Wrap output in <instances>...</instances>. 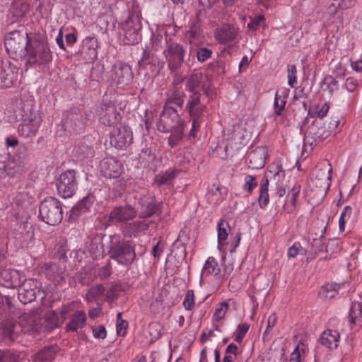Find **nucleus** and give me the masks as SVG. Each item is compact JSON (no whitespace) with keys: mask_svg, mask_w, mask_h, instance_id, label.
<instances>
[{"mask_svg":"<svg viewBox=\"0 0 362 362\" xmlns=\"http://www.w3.org/2000/svg\"><path fill=\"white\" fill-rule=\"evenodd\" d=\"M183 305L187 310H191L194 305V295L193 290H188L184 301Z\"/></svg>","mask_w":362,"mask_h":362,"instance_id":"4d7b16f0","label":"nucleus"},{"mask_svg":"<svg viewBox=\"0 0 362 362\" xmlns=\"http://www.w3.org/2000/svg\"><path fill=\"white\" fill-rule=\"evenodd\" d=\"M168 44L167 36H163L160 33H153L151 36V47L155 51H164Z\"/></svg>","mask_w":362,"mask_h":362,"instance_id":"e433bc0d","label":"nucleus"},{"mask_svg":"<svg viewBox=\"0 0 362 362\" xmlns=\"http://www.w3.org/2000/svg\"><path fill=\"white\" fill-rule=\"evenodd\" d=\"M255 157L257 158H268L269 155L267 151V148L265 146H259L252 151Z\"/></svg>","mask_w":362,"mask_h":362,"instance_id":"052dcab7","label":"nucleus"},{"mask_svg":"<svg viewBox=\"0 0 362 362\" xmlns=\"http://www.w3.org/2000/svg\"><path fill=\"white\" fill-rule=\"evenodd\" d=\"M229 309V305L226 302H223L219 304V306L216 308L214 313V320L215 321H220L223 320Z\"/></svg>","mask_w":362,"mask_h":362,"instance_id":"3c124183","label":"nucleus"},{"mask_svg":"<svg viewBox=\"0 0 362 362\" xmlns=\"http://www.w3.org/2000/svg\"><path fill=\"white\" fill-rule=\"evenodd\" d=\"M71 156L81 158H91L94 156V150L90 146L83 143L74 148Z\"/></svg>","mask_w":362,"mask_h":362,"instance_id":"f704fd0d","label":"nucleus"},{"mask_svg":"<svg viewBox=\"0 0 362 362\" xmlns=\"http://www.w3.org/2000/svg\"><path fill=\"white\" fill-rule=\"evenodd\" d=\"M300 344H298L296 349L291 354L290 362H300Z\"/></svg>","mask_w":362,"mask_h":362,"instance_id":"774afa93","label":"nucleus"},{"mask_svg":"<svg viewBox=\"0 0 362 362\" xmlns=\"http://www.w3.org/2000/svg\"><path fill=\"white\" fill-rule=\"evenodd\" d=\"M306 251L303 249L300 243H295L288 250V257L295 258L297 255H304Z\"/></svg>","mask_w":362,"mask_h":362,"instance_id":"864d4df0","label":"nucleus"},{"mask_svg":"<svg viewBox=\"0 0 362 362\" xmlns=\"http://www.w3.org/2000/svg\"><path fill=\"white\" fill-rule=\"evenodd\" d=\"M112 274L110 263L100 268L99 271V276L101 279H107Z\"/></svg>","mask_w":362,"mask_h":362,"instance_id":"0e129e2a","label":"nucleus"},{"mask_svg":"<svg viewBox=\"0 0 362 362\" xmlns=\"http://www.w3.org/2000/svg\"><path fill=\"white\" fill-rule=\"evenodd\" d=\"M22 123L18 126V134L25 138L35 135L41 123V116L38 111L34 110L29 105L23 107Z\"/></svg>","mask_w":362,"mask_h":362,"instance_id":"423d86ee","label":"nucleus"},{"mask_svg":"<svg viewBox=\"0 0 362 362\" xmlns=\"http://www.w3.org/2000/svg\"><path fill=\"white\" fill-rule=\"evenodd\" d=\"M287 95L288 94L286 91L283 92L282 94L280 93L279 90L276 91L274 104L276 115H281L284 111L286 103V98Z\"/></svg>","mask_w":362,"mask_h":362,"instance_id":"58836bf2","label":"nucleus"},{"mask_svg":"<svg viewBox=\"0 0 362 362\" xmlns=\"http://www.w3.org/2000/svg\"><path fill=\"white\" fill-rule=\"evenodd\" d=\"M93 114L90 111H82L78 108H73L66 112L62 120L64 130L73 133H81L90 121Z\"/></svg>","mask_w":362,"mask_h":362,"instance_id":"39448f33","label":"nucleus"},{"mask_svg":"<svg viewBox=\"0 0 362 362\" xmlns=\"http://www.w3.org/2000/svg\"><path fill=\"white\" fill-rule=\"evenodd\" d=\"M202 274L203 276L214 274L216 279H221V269L218 266V262L216 261L215 258L213 257H209L202 269Z\"/></svg>","mask_w":362,"mask_h":362,"instance_id":"473e14b6","label":"nucleus"},{"mask_svg":"<svg viewBox=\"0 0 362 362\" xmlns=\"http://www.w3.org/2000/svg\"><path fill=\"white\" fill-rule=\"evenodd\" d=\"M100 171L108 178H117L122 172V165L119 160H102L100 162Z\"/></svg>","mask_w":362,"mask_h":362,"instance_id":"4be33fe9","label":"nucleus"},{"mask_svg":"<svg viewBox=\"0 0 362 362\" xmlns=\"http://www.w3.org/2000/svg\"><path fill=\"white\" fill-rule=\"evenodd\" d=\"M263 20L264 17L262 16L255 18L247 24V28L250 30H256Z\"/></svg>","mask_w":362,"mask_h":362,"instance_id":"69168bd1","label":"nucleus"},{"mask_svg":"<svg viewBox=\"0 0 362 362\" xmlns=\"http://www.w3.org/2000/svg\"><path fill=\"white\" fill-rule=\"evenodd\" d=\"M4 168L6 174L11 177H14L21 170V166L16 160H8Z\"/></svg>","mask_w":362,"mask_h":362,"instance_id":"49530a36","label":"nucleus"},{"mask_svg":"<svg viewBox=\"0 0 362 362\" xmlns=\"http://www.w3.org/2000/svg\"><path fill=\"white\" fill-rule=\"evenodd\" d=\"M94 202L95 197L93 195L84 197L71 209L70 218L75 219L81 214L88 211Z\"/></svg>","mask_w":362,"mask_h":362,"instance_id":"bb28decb","label":"nucleus"},{"mask_svg":"<svg viewBox=\"0 0 362 362\" xmlns=\"http://www.w3.org/2000/svg\"><path fill=\"white\" fill-rule=\"evenodd\" d=\"M132 132L128 126L117 127L110 133V144L117 148H126L132 143Z\"/></svg>","mask_w":362,"mask_h":362,"instance_id":"2eb2a0df","label":"nucleus"},{"mask_svg":"<svg viewBox=\"0 0 362 362\" xmlns=\"http://www.w3.org/2000/svg\"><path fill=\"white\" fill-rule=\"evenodd\" d=\"M105 289L103 284H97L95 286L90 288L86 293V300L89 302L96 300L101 297Z\"/></svg>","mask_w":362,"mask_h":362,"instance_id":"ea45409f","label":"nucleus"},{"mask_svg":"<svg viewBox=\"0 0 362 362\" xmlns=\"http://www.w3.org/2000/svg\"><path fill=\"white\" fill-rule=\"evenodd\" d=\"M340 250L338 240H329L327 244L325 252L331 257L333 255L338 253Z\"/></svg>","mask_w":362,"mask_h":362,"instance_id":"5fc2aeb1","label":"nucleus"},{"mask_svg":"<svg viewBox=\"0 0 362 362\" xmlns=\"http://www.w3.org/2000/svg\"><path fill=\"white\" fill-rule=\"evenodd\" d=\"M39 213L41 219L51 226L59 224L63 218L61 203L54 197H48L41 202Z\"/></svg>","mask_w":362,"mask_h":362,"instance_id":"0eeeda50","label":"nucleus"},{"mask_svg":"<svg viewBox=\"0 0 362 362\" xmlns=\"http://www.w3.org/2000/svg\"><path fill=\"white\" fill-rule=\"evenodd\" d=\"M207 69L214 74H222L225 72V63L221 60L212 62L208 64Z\"/></svg>","mask_w":362,"mask_h":362,"instance_id":"09e8293b","label":"nucleus"},{"mask_svg":"<svg viewBox=\"0 0 362 362\" xmlns=\"http://www.w3.org/2000/svg\"><path fill=\"white\" fill-rule=\"evenodd\" d=\"M238 35V28L230 24H226L216 30L215 37L221 44H226L235 40Z\"/></svg>","mask_w":362,"mask_h":362,"instance_id":"b1692460","label":"nucleus"},{"mask_svg":"<svg viewBox=\"0 0 362 362\" xmlns=\"http://www.w3.org/2000/svg\"><path fill=\"white\" fill-rule=\"evenodd\" d=\"M196 54L198 61L204 62L211 57L212 51L206 47H199L197 49Z\"/></svg>","mask_w":362,"mask_h":362,"instance_id":"13d9d810","label":"nucleus"},{"mask_svg":"<svg viewBox=\"0 0 362 362\" xmlns=\"http://www.w3.org/2000/svg\"><path fill=\"white\" fill-rule=\"evenodd\" d=\"M358 86V81L354 77H349L346 78L344 87L349 92H353Z\"/></svg>","mask_w":362,"mask_h":362,"instance_id":"e2e57ef3","label":"nucleus"},{"mask_svg":"<svg viewBox=\"0 0 362 362\" xmlns=\"http://www.w3.org/2000/svg\"><path fill=\"white\" fill-rule=\"evenodd\" d=\"M26 57V66L45 65L52 60V54L47 40L40 35H33Z\"/></svg>","mask_w":362,"mask_h":362,"instance_id":"f03ea898","label":"nucleus"},{"mask_svg":"<svg viewBox=\"0 0 362 362\" xmlns=\"http://www.w3.org/2000/svg\"><path fill=\"white\" fill-rule=\"evenodd\" d=\"M204 75L201 72H194L187 81V89L189 92L199 91L200 86L204 93H207L208 86L203 82Z\"/></svg>","mask_w":362,"mask_h":362,"instance_id":"cd10ccee","label":"nucleus"},{"mask_svg":"<svg viewBox=\"0 0 362 362\" xmlns=\"http://www.w3.org/2000/svg\"><path fill=\"white\" fill-rule=\"evenodd\" d=\"M185 94L183 90L175 89L170 94H169L163 107L176 108V107L182 109L184 104V98Z\"/></svg>","mask_w":362,"mask_h":362,"instance_id":"c85d7f7f","label":"nucleus"},{"mask_svg":"<svg viewBox=\"0 0 362 362\" xmlns=\"http://www.w3.org/2000/svg\"><path fill=\"white\" fill-rule=\"evenodd\" d=\"M186 105V110L190 117H200L206 106L202 103L199 91L190 92Z\"/></svg>","mask_w":362,"mask_h":362,"instance_id":"412c9836","label":"nucleus"},{"mask_svg":"<svg viewBox=\"0 0 362 362\" xmlns=\"http://www.w3.org/2000/svg\"><path fill=\"white\" fill-rule=\"evenodd\" d=\"M100 121L107 126L117 124L120 119V115L117 112L116 107L111 101H103L98 111Z\"/></svg>","mask_w":362,"mask_h":362,"instance_id":"f3484780","label":"nucleus"},{"mask_svg":"<svg viewBox=\"0 0 362 362\" xmlns=\"http://www.w3.org/2000/svg\"><path fill=\"white\" fill-rule=\"evenodd\" d=\"M354 4V0H334L327 8L324 18H327L329 23L343 24V10L351 7Z\"/></svg>","mask_w":362,"mask_h":362,"instance_id":"f8f14e48","label":"nucleus"},{"mask_svg":"<svg viewBox=\"0 0 362 362\" xmlns=\"http://www.w3.org/2000/svg\"><path fill=\"white\" fill-rule=\"evenodd\" d=\"M332 168H329L328 173L320 170L317 172L312 180V189L320 197H325L331 185Z\"/></svg>","mask_w":362,"mask_h":362,"instance_id":"dca6fc26","label":"nucleus"},{"mask_svg":"<svg viewBox=\"0 0 362 362\" xmlns=\"http://www.w3.org/2000/svg\"><path fill=\"white\" fill-rule=\"evenodd\" d=\"M31 37L24 26L19 25L18 30L10 32L5 39L4 45L7 52L13 58L26 57Z\"/></svg>","mask_w":362,"mask_h":362,"instance_id":"7ed1b4c3","label":"nucleus"},{"mask_svg":"<svg viewBox=\"0 0 362 362\" xmlns=\"http://www.w3.org/2000/svg\"><path fill=\"white\" fill-rule=\"evenodd\" d=\"M177 173L178 171L175 169L162 172L156 175L153 182L158 186L168 185L174 180Z\"/></svg>","mask_w":362,"mask_h":362,"instance_id":"c9c22d12","label":"nucleus"},{"mask_svg":"<svg viewBox=\"0 0 362 362\" xmlns=\"http://www.w3.org/2000/svg\"><path fill=\"white\" fill-rule=\"evenodd\" d=\"M108 248L110 257L120 264L129 265L135 259L134 247L129 241L123 240L118 235L110 236Z\"/></svg>","mask_w":362,"mask_h":362,"instance_id":"20e7f679","label":"nucleus"},{"mask_svg":"<svg viewBox=\"0 0 362 362\" xmlns=\"http://www.w3.org/2000/svg\"><path fill=\"white\" fill-rule=\"evenodd\" d=\"M157 129L163 133H170L169 143H175L181 139L184 127L178 110L172 107H163L157 122Z\"/></svg>","mask_w":362,"mask_h":362,"instance_id":"f257e3e1","label":"nucleus"},{"mask_svg":"<svg viewBox=\"0 0 362 362\" xmlns=\"http://www.w3.org/2000/svg\"><path fill=\"white\" fill-rule=\"evenodd\" d=\"M37 288V281L29 279L25 280L18 291V298L24 304L35 300V289Z\"/></svg>","mask_w":362,"mask_h":362,"instance_id":"5701e85b","label":"nucleus"},{"mask_svg":"<svg viewBox=\"0 0 362 362\" xmlns=\"http://www.w3.org/2000/svg\"><path fill=\"white\" fill-rule=\"evenodd\" d=\"M133 76L131 66L125 63L117 62L112 68L111 78L118 86L123 87L129 85Z\"/></svg>","mask_w":362,"mask_h":362,"instance_id":"4468645a","label":"nucleus"},{"mask_svg":"<svg viewBox=\"0 0 362 362\" xmlns=\"http://www.w3.org/2000/svg\"><path fill=\"white\" fill-rule=\"evenodd\" d=\"M136 210L129 204L115 206L110 211L108 221L110 222L124 223L136 216Z\"/></svg>","mask_w":362,"mask_h":362,"instance_id":"a211bd4d","label":"nucleus"},{"mask_svg":"<svg viewBox=\"0 0 362 362\" xmlns=\"http://www.w3.org/2000/svg\"><path fill=\"white\" fill-rule=\"evenodd\" d=\"M18 79V71L9 62L0 60V81L3 87H10Z\"/></svg>","mask_w":362,"mask_h":362,"instance_id":"6ab92c4d","label":"nucleus"},{"mask_svg":"<svg viewBox=\"0 0 362 362\" xmlns=\"http://www.w3.org/2000/svg\"><path fill=\"white\" fill-rule=\"evenodd\" d=\"M269 180L267 179L264 180L261 184L259 187V195L258 198V202L259 206L261 208H264L266 206L269 201Z\"/></svg>","mask_w":362,"mask_h":362,"instance_id":"4c0bfd02","label":"nucleus"},{"mask_svg":"<svg viewBox=\"0 0 362 362\" xmlns=\"http://www.w3.org/2000/svg\"><path fill=\"white\" fill-rule=\"evenodd\" d=\"M339 338L340 335L338 331L328 329L322 334L320 341L322 345L332 349L337 348Z\"/></svg>","mask_w":362,"mask_h":362,"instance_id":"c756f323","label":"nucleus"},{"mask_svg":"<svg viewBox=\"0 0 362 362\" xmlns=\"http://www.w3.org/2000/svg\"><path fill=\"white\" fill-rule=\"evenodd\" d=\"M41 269L45 273L46 277L51 281H59L63 279L64 269L57 264L45 263Z\"/></svg>","mask_w":362,"mask_h":362,"instance_id":"a878e982","label":"nucleus"},{"mask_svg":"<svg viewBox=\"0 0 362 362\" xmlns=\"http://www.w3.org/2000/svg\"><path fill=\"white\" fill-rule=\"evenodd\" d=\"M60 322L55 313L51 314L46 319L43 320V333L49 332L59 327Z\"/></svg>","mask_w":362,"mask_h":362,"instance_id":"a19ab883","label":"nucleus"},{"mask_svg":"<svg viewBox=\"0 0 362 362\" xmlns=\"http://www.w3.org/2000/svg\"><path fill=\"white\" fill-rule=\"evenodd\" d=\"M74 170H67L59 175L57 187L59 194L63 198L71 197L77 187Z\"/></svg>","mask_w":362,"mask_h":362,"instance_id":"9b49d317","label":"nucleus"},{"mask_svg":"<svg viewBox=\"0 0 362 362\" xmlns=\"http://www.w3.org/2000/svg\"><path fill=\"white\" fill-rule=\"evenodd\" d=\"M345 285L344 283H331L322 286L319 291L320 296L324 300L332 299L339 294V291Z\"/></svg>","mask_w":362,"mask_h":362,"instance_id":"7c9ffc66","label":"nucleus"},{"mask_svg":"<svg viewBox=\"0 0 362 362\" xmlns=\"http://www.w3.org/2000/svg\"><path fill=\"white\" fill-rule=\"evenodd\" d=\"M127 228L134 236L148 228V223L145 221H136L129 223Z\"/></svg>","mask_w":362,"mask_h":362,"instance_id":"79ce46f5","label":"nucleus"},{"mask_svg":"<svg viewBox=\"0 0 362 362\" xmlns=\"http://www.w3.org/2000/svg\"><path fill=\"white\" fill-rule=\"evenodd\" d=\"M163 53L170 70L175 71L182 66L185 54V49L182 45L175 42H171L164 49Z\"/></svg>","mask_w":362,"mask_h":362,"instance_id":"9d476101","label":"nucleus"},{"mask_svg":"<svg viewBox=\"0 0 362 362\" xmlns=\"http://www.w3.org/2000/svg\"><path fill=\"white\" fill-rule=\"evenodd\" d=\"M225 226H228V223L224 219H220L217 225L218 248L223 245L221 242L226 240L228 238V233Z\"/></svg>","mask_w":362,"mask_h":362,"instance_id":"37998d69","label":"nucleus"},{"mask_svg":"<svg viewBox=\"0 0 362 362\" xmlns=\"http://www.w3.org/2000/svg\"><path fill=\"white\" fill-rule=\"evenodd\" d=\"M123 42L126 45L138 44L141 40V23L137 14L131 13L122 24Z\"/></svg>","mask_w":362,"mask_h":362,"instance_id":"6e6552de","label":"nucleus"},{"mask_svg":"<svg viewBox=\"0 0 362 362\" xmlns=\"http://www.w3.org/2000/svg\"><path fill=\"white\" fill-rule=\"evenodd\" d=\"M288 84L294 87L295 83H296L297 79V69L296 65H288Z\"/></svg>","mask_w":362,"mask_h":362,"instance_id":"bf43d9fd","label":"nucleus"},{"mask_svg":"<svg viewBox=\"0 0 362 362\" xmlns=\"http://www.w3.org/2000/svg\"><path fill=\"white\" fill-rule=\"evenodd\" d=\"M57 351L56 346H45L43 349L38 351L34 356L35 362H46L52 360Z\"/></svg>","mask_w":362,"mask_h":362,"instance_id":"72a5a7b5","label":"nucleus"},{"mask_svg":"<svg viewBox=\"0 0 362 362\" xmlns=\"http://www.w3.org/2000/svg\"><path fill=\"white\" fill-rule=\"evenodd\" d=\"M159 210V205L154 202H149L142 209L141 214L142 217H151Z\"/></svg>","mask_w":362,"mask_h":362,"instance_id":"8fccbe9b","label":"nucleus"},{"mask_svg":"<svg viewBox=\"0 0 362 362\" xmlns=\"http://www.w3.org/2000/svg\"><path fill=\"white\" fill-rule=\"evenodd\" d=\"M18 358V355L11 350H0V362H17Z\"/></svg>","mask_w":362,"mask_h":362,"instance_id":"603ef678","label":"nucleus"},{"mask_svg":"<svg viewBox=\"0 0 362 362\" xmlns=\"http://www.w3.org/2000/svg\"><path fill=\"white\" fill-rule=\"evenodd\" d=\"M362 315V304L358 302L353 303L349 311V321L356 323Z\"/></svg>","mask_w":362,"mask_h":362,"instance_id":"c03bdc74","label":"nucleus"},{"mask_svg":"<svg viewBox=\"0 0 362 362\" xmlns=\"http://www.w3.org/2000/svg\"><path fill=\"white\" fill-rule=\"evenodd\" d=\"M86 322V314L84 311H76L72 316L71 321L67 325V330L75 332L82 328Z\"/></svg>","mask_w":362,"mask_h":362,"instance_id":"2f4dec72","label":"nucleus"},{"mask_svg":"<svg viewBox=\"0 0 362 362\" xmlns=\"http://www.w3.org/2000/svg\"><path fill=\"white\" fill-rule=\"evenodd\" d=\"M330 134V131L325 127V122L322 119H315L308 126L305 132V141L310 143H317L327 139Z\"/></svg>","mask_w":362,"mask_h":362,"instance_id":"ddd939ff","label":"nucleus"},{"mask_svg":"<svg viewBox=\"0 0 362 362\" xmlns=\"http://www.w3.org/2000/svg\"><path fill=\"white\" fill-rule=\"evenodd\" d=\"M93 334L95 338L103 339L106 337L107 334L105 327L102 325H98L97 327H93Z\"/></svg>","mask_w":362,"mask_h":362,"instance_id":"680f3d73","label":"nucleus"},{"mask_svg":"<svg viewBox=\"0 0 362 362\" xmlns=\"http://www.w3.org/2000/svg\"><path fill=\"white\" fill-rule=\"evenodd\" d=\"M19 319L21 331L31 334L43 333V319L37 311L24 313Z\"/></svg>","mask_w":362,"mask_h":362,"instance_id":"1a4fd4ad","label":"nucleus"},{"mask_svg":"<svg viewBox=\"0 0 362 362\" xmlns=\"http://www.w3.org/2000/svg\"><path fill=\"white\" fill-rule=\"evenodd\" d=\"M233 271V266L232 264H229L225 266V268L223 271V272H221V279H224L226 280L230 274Z\"/></svg>","mask_w":362,"mask_h":362,"instance_id":"338daca9","label":"nucleus"},{"mask_svg":"<svg viewBox=\"0 0 362 362\" xmlns=\"http://www.w3.org/2000/svg\"><path fill=\"white\" fill-rule=\"evenodd\" d=\"M322 88L324 90H327L329 93H332L339 88L338 81L332 76H326L323 79Z\"/></svg>","mask_w":362,"mask_h":362,"instance_id":"a18cd8bd","label":"nucleus"},{"mask_svg":"<svg viewBox=\"0 0 362 362\" xmlns=\"http://www.w3.org/2000/svg\"><path fill=\"white\" fill-rule=\"evenodd\" d=\"M19 324L11 319H6L0 322V338L13 341L21 332Z\"/></svg>","mask_w":362,"mask_h":362,"instance_id":"aec40b11","label":"nucleus"},{"mask_svg":"<svg viewBox=\"0 0 362 362\" xmlns=\"http://www.w3.org/2000/svg\"><path fill=\"white\" fill-rule=\"evenodd\" d=\"M300 190L301 185L298 183H295L289 189L284 206V210L287 213H292L295 210Z\"/></svg>","mask_w":362,"mask_h":362,"instance_id":"393cba45","label":"nucleus"},{"mask_svg":"<svg viewBox=\"0 0 362 362\" xmlns=\"http://www.w3.org/2000/svg\"><path fill=\"white\" fill-rule=\"evenodd\" d=\"M250 325L247 322L239 325L236 331L234 332V340L238 343H241L246 333L248 332Z\"/></svg>","mask_w":362,"mask_h":362,"instance_id":"de8ad7c7","label":"nucleus"},{"mask_svg":"<svg viewBox=\"0 0 362 362\" xmlns=\"http://www.w3.org/2000/svg\"><path fill=\"white\" fill-rule=\"evenodd\" d=\"M257 182L255 180V177L252 175H247L245 177V184L243 186V189L245 191L251 193L255 188L257 187Z\"/></svg>","mask_w":362,"mask_h":362,"instance_id":"6e6d98bb","label":"nucleus"}]
</instances>
